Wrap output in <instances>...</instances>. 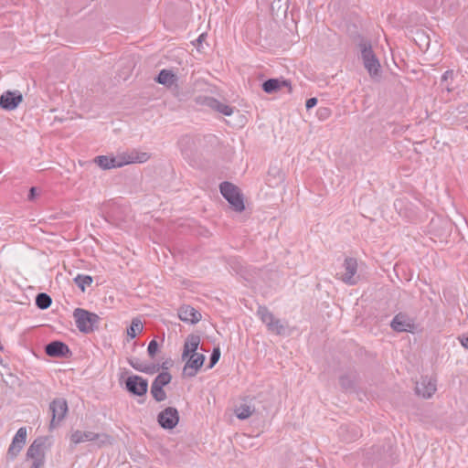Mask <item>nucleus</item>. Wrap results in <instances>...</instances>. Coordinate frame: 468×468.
<instances>
[{"label": "nucleus", "instance_id": "1", "mask_svg": "<svg viewBox=\"0 0 468 468\" xmlns=\"http://www.w3.org/2000/svg\"><path fill=\"white\" fill-rule=\"evenodd\" d=\"M150 154L137 150H131L118 154L116 156L99 155L94 158V163L102 169L122 167L129 164L145 163Z\"/></svg>", "mask_w": 468, "mask_h": 468}, {"label": "nucleus", "instance_id": "2", "mask_svg": "<svg viewBox=\"0 0 468 468\" xmlns=\"http://www.w3.org/2000/svg\"><path fill=\"white\" fill-rule=\"evenodd\" d=\"M47 437H38L27 451V460L32 462L30 468H42L45 464L46 452L48 448Z\"/></svg>", "mask_w": 468, "mask_h": 468}, {"label": "nucleus", "instance_id": "3", "mask_svg": "<svg viewBox=\"0 0 468 468\" xmlns=\"http://www.w3.org/2000/svg\"><path fill=\"white\" fill-rule=\"evenodd\" d=\"M76 326L83 334H90L98 328L101 318L98 314L82 308H76L73 312Z\"/></svg>", "mask_w": 468, "mask_h": 468}, {"label": "nucleus", "instance_id": "4", "mask_svg": "<svg viewBox=\"0 0 468 468\" xmlns=\"http://www.w3.org/2000/svg\"><path fill=\"white\" fill-rule=\"evenodd\" d=\"M358 46L365 69L371 78L378 77L380 73L381 66L372 49L371 43L367 40H361Z\"/></svg>", "mask_w": 468, "mask_h": 468}, {"label": "nucleus", "instance_id": "5", "mask_svg": "<svg viewBox=\"0 0 468 468\" xmlns=\"http://www.w3.org/2000/svg\"><path fill=\"white\" fill-rule=\"evenodd\" d=\"M257 315L261 321L265 324L267 329L275 335H283L286 331L287 325L281 319L275 315L266 307L259 306Z\"/></svg>", "mask_w": 468, "mask_h": 468}, {"label": "nucleus", "instance_id": "6", "mask_svg": "<svg viewBox=\"0 0 468 468\" xmlns=\"http://www.w3.org/2000/svg\"><path fill=\"white\" fill-rule=\"evenodd\" d=\"M358 262L356 258L346 257L342 264L343 271L336 273L335 278L347 285H356L359 281L357 275Z\"/></svg>", "mask_w": 468, "mask_h": 468}, {"label": "nucleus", "instance_id": "7", "mask_svg": "<svg viewBox=\"0 0 468 468\" xmlns=\"http://www.w3.org/2000/svg\"><path fill=\"white\" fill-rule=\"evenodd\" d=\"M97 441L98 446L102 447L112 444V438L107 433H96L93 431H75L70 435V441L79 444L85 441Z\"/></svg>", "mask_w": 468, "mask_h": 468}, {"label": "nucleus", "instance_id": "8", "mask_svg": "<svg viewBox=\"0 0 468 468\" xmlns=\"http://www.w3.org/2000/svg\"><path fill=\"white\" fill-rule=\"evenodd\" d=\"M219 189L222 196L229 201L236 211L241 212L244 210L245 207L242 195L235 185L229 182H223L220 184Z\"/></svg>", "mask_w": 468, "mask_h": 468}, {"label": "nucleus", "instance_id": "9", "mask_svg": "<svg viewBox=\"0 0 468 468\" xmlns=\"http://www.w3.org/2000/svg\"><path fill=\"white\" fill-rule=\"evenodd\" d=\"M49 410L52 412L50 429H54L64 419L68 411L67 401L64 399H56L50 403Z\"/></svg>", "mask_w": 468, "mask_h": 468}, {"label": "nucleus", "instance_id": "10", "mask_svg": "<svg viewBox=\"0 0 468 468\" xmlns=\"http://www.w3.org/2000/svg\"><path fill=\"white\" fill-rule=\"evenodd\" d=\"M157 420L162 428L171 430L177 425L179 414L176 408L168 407L158 414Z\"/></svg>", "mask_w": 468, "mask_h": 468}, {"label": "nucleus", "instance_id": "11", "mask_svg": "<svg viewBox=\"0 0 468 468\" xmlns=\"http://www.w3.org/2000/svg\"><path fill=\"white\" fill-rule=\"evenodd\" d=\"M186 358L187 360L183 368V375L187 378H193L197 374L198 370L203 366L205 356L200 353L192 354L189 355Z\"/></svg>", "mask_w": 468, "mask_h": 468}, {"label": "nucleus", "instance_id": "12", "mask_svg": "<svg viewBox=\"0 0 468 468\" xmlns=\"http://www.w3.org/2000/svg\"><path fill=\"white\" fill-rule=\"evenodd\" d=\"M416 393L424 399H430L437 390L436 379L430 377H422L416 382Z\"/></svg>", "mask_w": 468, "mask_h": 468}, {"label": "nucleus", "instance_id": "13", "mask_svg": "<svg viewBox=\"0 0 468 468\" xmlns=\"http://www.w3.org/2000/svg\"><path fill=\"white\" fill-rule=\"evenodd\" d=\"M390 325L391 328L397 332H412L415 328L413 319L404 313L396 314Z\"/></svg>", "mask_w": 468, "mask_h": 468}, {"label": "nucleus", "instance_id": "14", "mask_svg": "<svg viewBox=\"0 0 468 468\" xmlns=\"http://www.w3.org/2000/svg\"><path fill=\"white\" fill-rule=\"evenodd\" d=\"M126 388L136 396H143L147 392L148 382L139 376H132L126 379Z\"/></svg>", "mask_w": 468, "mask_h": 468}, {"label": "nucleus", "instance_id": "15", "mask_svg": "<svg viewBox=\"0 0 468 468\" xmlns=\"http://www.w3.org/2000/svg\"><path fill=\"white\" fill-rule=\"evenodd\" d=\"M23 97L20 91H6L0 97V106L5 110H14L22 101Z\"/></svg>", "mask_w": 468, "mask_h": 468}, {"label": "nucleus", "instance_id": "16", "mask_svg": "<svg viewBox=\"0 0 468 468\" xmlns=\"http://www.w3.org/2000/svg\"><path fill=\"white\" fill-rule=\"evenodd\" d=\"M178 317L180 320L196 324L201 319V314L190 305H183L178 309Z\"/></svg>", "mask_w": 468, "mask_h": 468}, {"label": "nucleus", "instance_id": "17", "mask_svg": "<svg viewBox=\"0 0 468 468\" xmlns=\"http://www.w3.org/2000/svg\"><path fill=\"white\" fill-rule=\"evenodd\" d=\"M45 351L48 356L53 357L65 356L69 353V346L60 341H53L48 344L45 347Z\"/></svg>", "mask_w": 468, "mask_h": 468}, {"label": "nucleus", "instance_id": "18", "mask_svg": "<svg viewBox=\"0 0 468 468\" xmlns=\"http://www.w3.org/2000/svg\"><path fill=\"white\" fill-rule=\"evenodd\" d=\"M156 82L165 86L168 89L174 86L177 87V76L170 69H162L155 78Z\"/></svg>", "mask_w": 468, "mask_h": 468}, {"label": "nucleus", "instance_id": "19", "mask_svg": "<svg viewBox=\"0 0 468 468\" xmlns=\"http://www.w3.org/2000/svg\"><path fill=\"white\" fill-rule=\"evenodd\" d=\"M200 344V336L197 335H189L186 338L184 344V350L182 354V359L186 360L189 355L198 354L197 349Z\"/></svg>", "mask_w": 468, "mask_h": 468}, {"label": "nucleus", "instance_id": "20", "mask_svg": "<svg viewBox=\"0 0 468 468\" xmlns=\"http://www.w3.org/2000/svg\"><path fill=\"white\" fill-rule=\"evenodd\" d=\"M128 363L132 367L140 372L154 374L159 370V367L154 364L145 363L137 357L128 359Z\"/></svg>", "mask_w": 468, "mask_h": 468}, {"label": "nucleus", "instance_id": "21", "mask_svg": "<svg viewBox=\"0 0 468 468\" xmlns=\"http://www.w3.org/2000/svg\"><path fill=\"white\" fill-rule=\"evenodd\" d=\"M283 87L290 88V83L287 80H280L278 79H270L262 84V90L269 94L274 93Z\"/></svg>", "mask_w": 468, "mask_h": 468}, {"label": "nucleus", "instance_id": "22", "mask_svg": "<svg viewBox=\"0 0 468 468\" xmlns=\"http://www.w3.org/2000/svg\"><path fill=\"white\" fill-rule=\"evenodd\" d=\"M144 329L142 321L139 318H133L132 320L130 327L127 328V335L131 339L136 337Z\"/></svg>", "mask_w": 468, "mask_h": 468}, {"label": "nucleus", "instance_id": "23", "mask_svg": "<svg viewBox=\"0 0 468 468\" xmlns=\"http://www.w3.org/2000/svg\"><path fill=\"white\" fill-rule=\"evenodd\" d=\"M24 445H25L24 443L18 442L13 439L12 442L9 445V448L7 450V453H6L7 458L14 460L18 455V453L21 452Z\"/></svg>", "mask_w": 468, "mask_h": 468}, {"label": "nucleus", "instance_id": "24", "mask_svg": "<svg viewBox=\"0 0 468 468\" xmlns=\"http://www.w3.org/2000/svg\"><path fill=\"white\" fill-rule=\"evenodd\" d=\"M52 300L47 293H38L36 297V304L38 308L45 310L51 305Z\"/></svg>", "mask_w": 468, "mask_h": 468}, {"label": "nucleus", "instance_id": "25", "mask_svg": "<svg viewBox=\"0 0 468 468\" xmlns=\"http://www.w3.org/2000/svg\"><path fill=\"white\" fill-rule=\"evenodd\" d=\"M253 413V410H251L250 406L243 404L238 407L235 410V414L239 420H246L250 418Z\"/></svg>", "mask_w": 468, "mask_h": 468}, {"label": "nucleus", "instance_id": "26", "mask_svg": "<svg viewBox=\"0 0 468 468\" xmlns=\"http://www.w3.org/2000/svg\"><path fill=\"white\" fill-rule=\"evenodd\" d=\"M211 109L219 113H222L223 115H226V116H230L233 113V110H234L233 107H231L228 104L222 103V102L218 101V100H216L215 105H213V107Z\"/></svg>", "mask_w": 468, "mask_h": 468}, {"label": "nucleus", "instance_id": "27", "mask_svg": "<svg viewBox=\"0 0 468 468\" xmlns=\"http://www.w3.org/2000/svg\"><path fill=\"white\" fill-rule=\"evenodd\" d=\"M171 379L172 376L170 375V373L164 371L157 375V377L154 378L152 384L164 388V386L170 383Z\"/></svg>", "mask_w": 468, "mask_h": 468}, {"label": "nucleus", "instance_id": "28", "mask_svg": "<svg viewBox=\"0 0 468 468\" xmlns=\"http://www.w3.org/2000/svg\"><path fill=\"white\" fill-rule=\"evenodd\" d=\"M77 286L82 291H85L86 286H90L92 283V278L89 275H78L74 279Z\"/></svg>", "mask_w": 468, "mask_h": 468}, {"label": "nucleus", "instance_id": "29", "mask_svg": "<svg viewBox=\"0 0 468 468\" xmlns=\"http://www.w3.org/2000/svg\"><path fill=\"white\" fill-rule=\"evenodd\" d=\"M151 394L158 402L164 401L166 399V394L163 389V387H159L154 384L151 386Z\"/></svg>", "mask_w": 468, "mask_h": 468}, {"label": "nucleus", "instance_id": "30", "mask_svg": "<svg viewBox=\"0 0 468 468\" xmlns=\"http://www.w3.org/2000/svg\"><path fill=\"white\" fill-rule=\"evenodd\" d=\"M195 101L198 105L207 106L211 109L213 105H215L216 99L212 97L199 95L195 98Z\"/></svg>", "mask_w": 468, "mask_h": 468}, {"label": "nucleus", "instance_id": "31", "mask_svg": "<svg viewBox=\"0 0 468 468\" xmlns=\"http://www.w3.org/2000/svg\"><path fill=\"white\" fill-rule=\"evenodd\" d=\"M13 439L25 444L27 440V429L25 427L19 428Z\"/></svg>", "mask_w": 468, "mask_h": 468}, {"label": "nucleus", "instance_id": "32", "mask_svg": "<svg viewBox=\"0 0 468 468\" xmlns=\"http://www.w3.org/2000/svg\"><path fill=\"white\" fill-rule=\"evenodd\" d=\"M158 343L156 342V340H152L149 345H148V348H147V352H148V355L150 357L154 358V356L156 355L157 351H158Z\"/></svg>", "mask_w": 468, "mask_h": 468}, {"label": "nucleus", "instance_id": "33", "mask_svg": "<svg viewBox=\"0 0 468 468\" xmlns=\"http://www.w3.org/2000/svg\"><path fill=\"white\" fill-rule=\"evenodd\" d=\"M219 357H220L219 348H214L213 352L210 356V363H209L208 367L209 368L213 367L216 365V363L218 361Z\"/></svg>", "mask_w": 468, "mask_h": 468}, {"label": "nucleus", "instance_id": "34", "mask_svg": "<svg viewBox=\"0 0 468 468\" xmlns=\"http://www.w3.org/2000/svg\"><path fill=\"white\" fill-rule=\"evenodd\" d=\"M193 143V140L188 137V136H186V137H183L180 142H179V144L182 148V150H186V145L190 144Z\"/></svg>", "mask_w": 468, "mask_h": 468}, {"label": "nucleus", "instance_id": "35", "mask_svg": "<svg viewBox=\"0 0 468 468\" xmlns=\"http://www.w3.org/2000/svg\"><path fill=\"white\" fill-rule=\"evenodd\" d=\"M453 79V70H446L442 77H441V82H446L448 80Z\"/></svg>", "mask_w": 468, "mask_h": 468}, {"label": "nucleus", "instance_id": "36", "mask_svg": "<svg viewBox=\"0 0 468 468\" xmlns=\"http://www.w3.org/2000/svg\"><path fill=\"white\" fill-rule=\"evenodd\" d=\"M462 344V346L468 349V333L467 334H464V335H462L459 336L458 338Z\"/></svg>", "mask_w": 468, "mask_h": 468}, {"label": "nucleus", "instance_id": "37", "mask_svg": "<svg viewBox=\"0 0 468 468\" xmlns=\"http://www.w3.org/2000/svg\"><path fill=\"white\" fill-rule=\"evenodd\" d=\"M317 104V99L316 98H310L306 101V108L309 110L313 107H314Z\"/></svg>", "mask_w": 468, "mask_h": 468}, {"label": "nucleus", "instance_id": "38", "mask_svg": "<svg viewBox=\"0 0 468 468\" xmlns=\"http://www.w3.org/2000/svg\"><path fill=\"white\" fill-rule=\"evenodd\" d=\"M36 195H37V188L33 186L29 190L28 199L33 200Z\"/></svg>", "mask_w": 468, "mask_h": 468}, {"label": "nucleus", "instance_id": "39", "mask_svg": "<svg viewBox=\"0 0 468 468\" xmlns=\"http://www.w3.org/2000/svg\"><path fill=\"white\" fill-rule=\"evenodd\" d=\"M445 87H446V90L448 92H451L453 90V88L452 86H450L449 84H447Z\"/></svg>", "mask_w": 468, "mask_h": 468}, {"label": "nucleus", "instance_id": "40", "mask_svg": "<svg viewBox=\"0 0 468 468\" xmlns=\"http://www.w3.org/2000/svg\"><path fill=\"white\" fill-rule=\"evenodd\" d=\"M162 367H163L164 369H167L166 363H163Z\"/></svg>", "mask_w": 468, "mask_h": 468}, {"label": "nucleus", "instance_id": "41", "mask_svg": "<svg viewBox=\"0 0 468 468\" xmlns=\"http://www.w3.org/2000/svg\"><path fill=\"white\" fill-rule=\"evenodd\" d=\"M340 380H341V384L344 386V378H342Z\"/></svg>", "mask_w": 468, "mask_h": 468}]
</instances>
